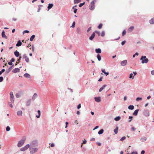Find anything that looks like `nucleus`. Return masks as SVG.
Instances as JSON below:
<instances>
[{
    "label": "nucleus",
    "instance_id": "nucleus-7",
    "mask_svg": "<svg viewBox=\"0 0 154 154\" xmlns=\"http://www.w3.org/2000/svg\"><path fill=\"white\" fill-rule=\"evenodd\" d=\"M23 59H25V61L27 63L29 62V58L25 54H23Z\"/></svg>",
    "mask_w": 154,
    "mask_h": 154
},
{
    "label": "nucleus",
    "instance_id": "nucleus-39",
    "mask_svg": "<svg viewBox=\"0 0 154 154\" xmlns=\"http://www.w3.org/2000/svg\"><path fill=\"white\" fill-rule=\"evenodd\" d=\"M95 33H96L97 34L98 36H100V32L97 31H95L94 32Z\"/></svg>",
    "mask_w": 154,
    "mask_h": 154
},
{
    "label": "nucleus",
    "instance_id": "nucleus-6",
    "mask_svg": "<svg viewBox=\"0 0 154 154\" xmlns=\"http://www.w3.org/2000/svg\"><path fill=\"white\" fill-rule=\"evenodd\" d=\"M29 147V144H27L24 147L21 148L20 150L21 151H25L27 150Z\"/></svg>",
    "mask_w": 154,
    "mask_h": 154
},
{
    "label": "nucleus",
    "instance_id": "nucleus-25",
    "mask_svg": "<svg viewBox=\"0 0 154 154\" xmlns=\"http://www.w3.org/2000/svg\"><path fill=\"white\" fill-rule=\"evenodd\" d=\"M149 23L151 24L154 23V17L152 18L149 20Z\"/></svg>",
    "mask_w": 154,
    "mask_h": 154
},
{
    "label": "nucleus",
    "instance_id": "nucleus-37",
    "mask_svg": "<svg viewBox=\"0 0 154 154\" xmlns=\"http://www.w3.org/2000/svg\"><path fill=\"white\" fill-rule=\"evenodd\" d=\"M77 31L78 33H79V34L80 33L81 30H80V29L79 28H77Z\"/></svg>",
    "mask_w": 154,
    "mask_h": 154
},
{
    "label": "nucleus",
    "instance_id": "nucleus-54",
    "mask_svg": "<svg viewBox=\"0 0 154 154\" xmlns=\"http://www.w3.org/2000/svg\"><path fill=\"white\" fill-rule=\"evenodd\" d=\"M133 118L132 116H129V119H131L129 121V122H131V119Z\"/></svg>",
    "mask_w": 154,
    "mask_h": 154
},
{
    "label": "nucleus",
    "instance_id": "nucleus-5",
    "mask_svg": "<svg viewBox=\"0 0 154 154\" xmlns=\"http://www.w3.org/2000/svg\"><path fill=\"white\" fill-rule=\"evenodd\" d=\"M10 95L11 101L12 103H13L14 102V98L13 92H11L10 93Z\"/></svg>",
    "mask_w": 154,
    "mask_h": 154
},
{
    "label": "nucleus",
    "instance_id": "nucleus-43",
    "mask_svg": "<svg viewBox=\"0 0 154 154\" xmlns=\"http://www.w3.org/2000/svg\"><path fill=\"white\" fill-rule=\"evenodd\" d=\"M126 33V31L125 30H124L122 33V36L124 35H125Z\"/></svg>",
    "mask_w": 154,
    "mask_h": 154
},
{
    "label": "nucleus",
    "instance_id": "nucleus-53",
    "mask_svg": "<svg viewBox=\"0 0 154 154\" xmlns=\"http://www.w3.org/2000/svg\"><path fill=\"white\" fill-rule=\"evenodd\" d=\"M125 41H123L122 42L121 44H122V45H123L125 44Z\"/></svg>",
    "mask_w": 154,
    "mask_h": 154
},
{
    "label": "nucleus",
    "instance_id": "nucleus-57",
    "mask_svg": "<svg viewBox=\"0 0 154 154\" xmlns=\"http://www.w3.org/2000/svg\"><path fill=\"white\" fill-rule=\"evenodd\" d=\"M95 138H91V140H90L91 141H94L95 140Z\"/></svg>",
    "mask_w": 154,
    "mask_h": 154
},
{
    "label": "nucleus",
    "instance_id": "nucleus-55",
    "mask_svg": "<svg viewBox=\"0 0 154 154\" xmlns=\"http://www.w3.org/2000/svg\"><path fill=\"white\" fill-rule=\"evenodd\" d=\"M87 142V141L86 140H85L83 142V143H82V145L83 144H85ZM82 146V145L81 146Z\"/></svg>",
    "mask_w": 154,
    "mask_h": 154
},
{
    "label": "nucleus",
    "instance_id": "nucleus-31",
    "mask_svg": "<svg viewBox=\"0 0 154 154\" xmlns=\"http://www.w3.org/2000/svg\"><path fill=\"white\" fill-rule=\"evenodd\" d=\"M81 2V0H74V4H77Z\"/></svg>",
    "mask_w": 154,
    "mask_h": 154
},
{
    "label": "nucleus",
    "instance_id": "nucleus-12",
    "mask_svg": "<svg viewBox=\"0 0 154 154\" xmlns=\"http://www.w3.org/2000/svg\"><path fill=\"white\" fill-rule=\"evenodd\" d=\"M38 95L36 93H34L32 97L33 100H34L37 97Z\"/></svg>",
    "mask_w": 154,
    "mask_h": 154
},
{
    "label": "nucleus",
    "instance_id": "nucleus-47",
    "mask_svg": "<svg viewBox=\"0 0 154 154\" xmlns=\"http://www.w3.org/2000/svg\"><path fill=\"white\" fill-rule=\"evenodd\" d=\"M75 22H74L73 23L72 25L71 26V27H74L75 26Z\"/></svg>",
    "mask_w": 154,
    "mask_h": 154
},
{
    "label": "nucleus",
    "instance_id": "nucleus-16",
    "mask_svg": "<svg viewBox=\"0 0 154 154\" xmlns=\"http://www.w3.org/2000/svg\"><path fill=\"white\" fill-rule=\"evenodd\" d=\"M22 113H23L21 111H18L17 112V115L19 116H22Z\"/></svg>",
    "mask_w": 154,
    "mask_h": 154
},
{
    "label": "nucleus",
    "instance_id": "nucleus-40",
    "mask_svg": "<svg viewBox=\"0 0 154 154\" xmlns=\"http://www.w3.org/2000/svg\"><path fill=\"white\" fill-rule=\"evenodd\" d=\"M102 26H103V25L102 24H100L98 26V28L99 29H100L102 28Z\"/></svg>",
    "mask_w": 154,
    "mask_h": 154
},
{
    "label": "nucleus",
    "instance_id": "nucleus-41",
    "mask_svg": "<svg viewBox=\"0 0 154 154\" xmlns=\"http://www.w3.org/2000/svg\"><path fill=\"white\" fill-rule=\"evenodd\" d=\"M6 131H9L10 130V127L8 126H7L6 127Z\"/></svg>",
    "mask_w": 154,
    "mask_h": 154
},
{
    "label": "nucleus",
    "instance_id": "nucleus-9",
    "mask_svg": "<svg viewBox=\"0 0 154 154\" xmlns=\"http://www.w3.org/2000/svg\"><path fill=\"white\" fill-rule=\"evenodd\" d=\"M95 35V32H93L91 36L89 37V39L91 40H92L94 38Z\"/></svg>",
    "mask_w": 154,
    "mask_h": 154
},
{
    "label": "nucleus",
    "instance_id": "nucleus-2",
    "mask_svg": "<svg viewBox=\"0 0 154 154\" xmlns=\"http://www.w3.org/2000/svg\"><path fill=\"white\" fill-rule=\"evenodd\" d=\"M95 8V3L94 1H92L89 6V8L91 10H94Z\"/></svg>",
    "mask_w": 154,
    "mask_h": 154
},
{
    "label": "nucleus",
    "instance_id": "nucleus-10",
    "mask_svg": "<svg viewBox=\"0 0 154 154\" xmlns=\"http://www.w3.org/2000/svg\"><path fill=\"white\" fill-rule=\"evenodd\" d=\"M20 69L18 68H16L14 69L12 71V72L13 73H16L17 72H18L20 71Z\"/></svg>",
    "mask_w": 154,
    "mask_h": 154
},
{
    "label": "nucleus",
    "instance_id": "nucleus-19",
    "mask_svg": "<svg viewBox=\"0 0 154 154\" xmlns=\"http://www.w3.org/2000/svg\"><path fill=\"white\" fill-rule=\"evenodd\" d=\"M14 54L17 57H18L20 55V54L19 52L17 51L14 52Z\"/></svg>",
    "mask_w": 154,
    "mask_h": 154
},
{
    "label": "nucleus",
    "instance_id": "nucleus-4",
    "mask_svg": "<svg viewBox=\"0 0 154 154\" xmlns=\"http://www.w3.org/2000/svg\"><path fill=\"white\" fill-rule=\"evenodd\" d=\"M29 150L30 151V153L31 154H33L37 152L38 151V149L36 148H29Z\"/></svg>",
    "mask_w": 154,
    "mask_h": 154
},
{
    "label": "nucleus",
    "instance_id": "nucleus-61",
    "mask_svg": "<svg viewBox=\"0 0 154 154\" xmlns=\"http://www.w3.org/2000/svg\"><path fill=\"white\" fill-rule=\"evenodd\" d=\"M131 129L134 131H135L136 129L135 128H134V127H133L131 128Z\"/></svg>",
    "mask_w": 154,
    "mask_h": 154
},
{
    "label": "nucleus",
    "instance_id": "nucleus-46",
    "mask_svg": "<svg viewBox=\"0 0 154 154\" xmlns=\"http://www.w3.org/2000/svg\"><path fill=\"white\" fill-rule=\"evenodd\" d=\"M29 32V31H28V30H24L23 31V34H24L25 33H28Z\"/></svg>",
    "mask_w": 154,
    "mask_h": 154
},
{
    "label": "nucleus",
    "instance_id": "nucleus-51",
    "mask_svg": "<svg viewBox=\"0 0 154 154\" xmlns=\"http://www.w3.org/2000/svg\"><path fill=\"white\" fill-rule=\"evenodd\" d=\"M91 27H89L88 28V29L87 30V32H88L89 31L91 30Z\"/></svg>",
    "mask_w": 154,
    "mask_h": 154
},
{
    "label": "nucleus",
    "instance_id": "nucleus-28",
    "mask_svg": "<svg viewBox=\"0 0 154 154\" xmlns=\"http://www.w3.org/2000/svg\"><path fill=\"white\" fill-rule=\"evenodd\" d=\"M134 107L133 105H130L128 107V109L131 110H132L134 109Z\"/></svg>",
    "mask_w": 154,
    "mask_h": 154
},
{
    "label": "nucleus",
    "instance_id": "nucleus-33",
    "mask_svg": "<svg viewBox=\"0 0 154 154\" xmlns=\"http://www.w3.org/2000/svg\"><path fill=\"white\" fill-rule=\"evenodd\" d=\"M35 37V35H32L30 38V40L31 41H33V39Z\"/></svg>",
    "mask_w": 154,
    "mask_h": 154
},
{
    "label": "nucleus",
    "instance_id": "nucleus-26",
    "mask_svg": "<svg viewBox=\"0 0 154 154\" xmlns=\"http://www.w3.org/2000/svg\"><path fill=\"white\" fill-rule=\"evenodd\" d=\"M118 127H117L114 130V131L115 134H117L118 133Z\"/></svg>",
    "mask_w": 154,
    "mask_h": 154
},
{
    "label": "nucleus",
    "instance_id": "nucleus-49",
    "mask_svg": "<svg viewBox=\"0 0 154 154\" xmlns=\"http://www.w3.org/2000/svg\"><path fill=\"white\" fill-rule=\"evenodd\" d=\"M74 10V12L75 13H76L77 12V9L75 8V9H73Z\"/></svg>",
    "mask_w": 154,
    "mask_h": 154
},
{
    "label": "nucleus",
    "instance_id": "nucleus-45",
    "mask_svg": "<svg viewBox=\"0 0 154 154\" xmlns=\"http://www.w3.org/2000/svg\"><path fill=\"white\" fill-rule=\"evenodd\" d=\"M126 138V137H122L120 140H121V141H123V140H125Z\"/></svg>",
    "mask_w": 154,
    "mask_h": 154
},
{
    "label": "nucleus",
    "instance_id": "nucleus-14",
    "mask_svg": "<svg viewBox=\"0 0 154 154\" xmlns=\"http://www.w3.org/2000/svg\"><path fill=\"white\" fill-rule=\"evenodd\" d=\"M14 66V65H13L12 66H11L9 68L8 71H7V73H9L13 69Z\"/></svg>",
    "mask_w": 154,
    "mask_h": 154
},
{
    "label": "nucleus",
    "instance_id": "nucleus-3",
    "mask_svg": "<svg viewBox=\"0 0 154 154\" xmlns=\"http://www.w3.org/2000/svg\"><path fill=\"white\" fill-rule=\"evenodd\" d=\"M25 140H20L17 144V146L19 147H20L23 145L25 143Z\"/></svg>",
    "mask_w": 154,
    "mask_h": 154
},
{
    "label": "nucleus",
    "instance_id": "nucleus-42",
    "mask_svg": "<svg viewBox=\"0 0 154 154\" xmlns=\"http://www.w3.org/2000/svg\"><path fill=\"white\" fill-rule=\"evenodd\" d=\"M142 100V98L141 97H137L136 99L137 101H138L139 100Z\"/></svg>",
    "mask_w": 154,
    "mask_h": 154
},
{
    "label": "nucleus",
    "instance_id": "nucleus-63",
    "mask_svg": "<svg viewBox=\"0 0 154 154\" xmlns=\"http://www.w3.org/2000/svg\"><path fill=\"white\" fill-rule=\"evenodd\" d=\"M12 20H13V21H16L17 20V18H12Z\"/></svg>",
    "mask_w": 154,
    "mask_h": 154
},
{
    "label": "nucleus",
    "instance_id": "nucleus-35",
    "mask_svg": "<svg viewBox=\"0 0 154 154\" xmlns=\"http://www.w3.org/2000/svg\"><path fill=\"white\" fill-rule=\"evenodd\" d=\"M129 78L132 79H133L134 78V76H133V74L132 73L130 74L129 75Z\"/></svg>",
    "mask_w": 154,
    "mask_h": 154
},
{
    "label": "nucleus",
    "instance_id": "nucleus-27",
    "mask_svg": "<svg viewBox=\"0 0 154 154\" xmlns=\"http://www.w3.org/2000/svg\"><path fill=\"white\" fill-rule=\"evenodd\" d=\"M121 119V118L120 116H117L114 119L116 121H119Z\"/></svg>",
    "mask_w": 154,
    "mask_h": 154
},
{
    "label": "nucleus",
    "instance_id": "nucleus-32",
    "mask_svg": "<svg viewBox=\"0 0 154 154\" xmlns=\"http://www.w3.org/2000/svg\"><path fill=\"white\" fill-rule=\"evenodd\" d=\"M103 129H101L99 131L98 133L99 134H101L103 133Z\"/></svg>",
    "mask_w": 154,
    "mask_h": 154
},
{
    "label": "nucleus",
    "instance_id": "nucleus-20",
    "mask_svg": "<svg viewBox=\"0 0 154 154\" xmlns=\"http://www.w3.org/2000/svg\"><path fill=\"white\" fill-rule=\"evenodd\" d=\"M106 86V85H104L102 86V87H101L99 89V92H101L102 91L104 88H105Z\"/></svg>",
    "mask_w": 154,
    "mask_h": 154
},
{
    "label": "nucleus",
    "instance_id": "nucleus-13",
    "mask_svg": "<svg viewBox=\"0 0 154 154\" xmlns=\"http://www.w3.org/2000/svg\"><path fill=\"white\" fill-rule=\"evenodd\" d=\"M94 99L95 101L98 102H100L101 100L100 97H95Z\"/></svg>",
    "mask_w": 154,
    "mask_h": 154
},
{
    "label": "nucleus",
    "instance_id": "nucleus-60",
    "mask_svg": "<svg viewBox=\"0 0 154 154\" xmlns=\"http://www.w3.org/2000/svg\"><path fill=\"white\" fill-rule=\"evenodd\" d=\"M68 125V123L67 122H66V126L65 128H66L67 127V125Z\"/></svg>",
    "mask_w": 154,
    "mask_h": 154
},
{
    "label": "nucleus",
    "instance_id": "nucleus-38",
    "mask_svg": "<svg viewBox=\"0 0 154 154\" xmlns=\"http://www.w3.org/2000/svg\"><path fill=\"white\" fill-rule=\"evenodd\" d=\"M105 35V33L104 31H102L101 32V36L102 37H103Z\"/></svg>",
    "mask_w": 154,
    "mask_h": 154
},
{
    "label": "nucleus",
    "instance_id": "nucleus-24",
    "mask_svg": "<svg viewBox=\"0 0 154 154\" xmlns=\"http://www.w3.org/2000/svg\"><path fill=\"white\" fill-rule=\"evenodd\" d=\"M102 71L103 73H104L106 76L108 75L109 74V73L108 72H105V69H102Z\"/></svg>",
    "mask_w": 154,
    "mask_h": 154
},
{
    "label": "nucleus",
    "instance_id": "nucleus-11",
    "mask_svg": "<svg viewBox=\"0 0 154 154\" xmlns=\"http://www.w3.org/2000/svg\"><path fill=\"white\" fill-rule=\"evenodd\" d=\"M134 27L133 26H131L128 30V32H130L132 31L134 29Z\"/></svg>",
    "mask_w": 154,
    "mask_h": 154
},
{
    "label": "nucleus",
    "instance_id": "nucleus-17",
    "mask_svg": "<svg viewBox=\"0 0 154 154\" xmlns=\"http://www.w3.org/2000/svg\"><path fill=\"white\" fill-rule=\"evenodd\" d=\"M139 110V109H136V110H135L134 111V112L133 113V115L135 116L137 115Z\"/></svg>",
    "mask_w": 154,
    "mask_h": 154
},
{
    "label": "nucleus",
    "instance_id": "nucleus-8",
    "mask_svg": "<svg viewBox=\"0 0 154 154\" xmlns=\"http://www.w3.org/2000/svg\"><path fill=\"white\" fill-rule=\"evenodd\" d=\"M127 63V61L126 60H125L122 61L121 63V64L122 66H124Z\"/></svg>",
    "mask_w": 154,
    "mask_h": 154
},
{
    "label": "nucleus",
    "instance_id": "nucleus-56",
    "mask_svg": "<svg viewBox=\"0 0 154 154\" xmlns=\"http://www.w3.org/2000/svg\"><path fill=\"white\" fill-rule=\"evenodd\" d=\"M131 154H137V152H133L131 153Z\"/></svg>",
    "mask_w": 154,
    "mask_h": 154
},
{
    "label": "nucleus",
    "instance_id": "nucleus-64",
    "mask_svg": "<svg viewBox=\"0 0 154 154\" xmlns=\"http://www.w3.org/2000/svg\"><path fill=\"white\" fill-rule=\"evenodd\" d=\"M151 73L152 75H154V70H152L151 71Z\"/></svg>",
    "mask_w": 154,
    "mask_h": 154
},
{
    "label": "nucleus",
    "instance_id": "nucleus-30",
    "mask_svg": "<svg viewBox=\"0 0 154 154\" xmlns=\"http://www.w3.org/2000/svg\"><path fill=\"white\" fill-rule=\"evenodd\" d=\"M38 115H37L36 116V117L37 118H39L40 116V114H41L40 111L39 110H38Z\"/></svg>",
    "mask_w": 154,
    "mask_h": 154
},
{
    "label": "nucleus",
    "instance_id": "nucleus-58",
    "mask_svg": "<svg viewBox=\"0 0 154 154\" xmlns=\"http://www.w3.org/2000/svg\"><path fill=\"white\" fill-rule=\"evenodd\" d=\"M145 153V151L144 150H142L141 153V154H144Z\"/></svg>",
    "mask_w": 154,
    "mask_h": 154
},
{
    "label": "nucleus",
    "instance_id": "nucleus-59",
    "mask_svg": "<svg viewBox=\"0 0 154 154\" xmlns=\"http://www.w3.org/2000/svg\"><path fill=\"white\" fill-rule=\"evenodd\" d=\"M51 146L52 147H54V143H52L51 144Z\"/></svg>",
    "mask_w": 154,
    "mask_h": 154
},
{
    "label": "nucleus",
    "instance_id": "nucleus-1",
    "mask_svg": "<svg viewBox=\"0 0 154 154\" xmlns=\"http://www.w3.org/2000/svg\"><path fill=\"white\" fill-rule=\"evenodd\" d=\"M140 60H142V63H147L149 61L148 59L146 58V56H142L140 59Z\"/></svg>",
    "mask_w": 154,
    "mask_h": 154
},
{
    "label": "nucleus",
    "instance_id": "nucleus-15",
    "mask_svg": "<svg viewBox=\"0 0 154 154\" xmlns=\"http://www.w3.org/2000/svg\"><path fill=\"white\" fill-rule=\"evenodd\" d=\"M2 37L6 39L7 38V37L5 34V32L4 31H3L2 32Z\"/></svg>",
    "mask_w": 154,
    "mask_h": 154
},
{
    "label": "nucleus",
    "instance_id": "nucleus-22",
    "mask_svg": "<svg viewBox=\"0 0 154 154\" xmlns=\"http://www.w3.org/2000/svg\"><path fill=\"white\" fill-rule=\"evenodd\" d=\"M53 6V5L52 4H48V9H51Z\"/></svg>",
    "mask_w": 154,
    "mask_h": 154
},
{
    "label": "nucleus",
    "instance_id": "nucleus-23",
    "mask_svg": "<svg viewBox=\"0 0 154 154\" xmlns=\"http://www.w3.org/2000/svg\"><path fill=\"white\" fill-rule=\"evenodd\" d=\"M95 51L97 53H100L101 52V50L100 48L96 49Z\"/></svg>",
    "mask_w": 154,
    "mask_h": 154
},
{
    "label": "nucleus",
    "instance_id": "nucleus-48",
    "mask_svg": "<svg viewBox=\"0 0 154 154\" xmlns=\"http://www.w3.org/2000/svg\"><path fill=\"white\" fill-rule=\"evenodd\" d=\"M3 79L2 76L0 77V82H2L3 80Z\"/></svg>",
    "mask_w": 154,
    "mask_h": 154
},
{
    "label": "nucleus",
    "instance_id": "nucleus-44",
    "mask_svg": "<svg viewBox=\"0 0 154 154\" xmlns=\"http://www.w3.org/2000/svg\"><path fill=\"white\" fill-rule=\"evenodd\" d=\"M85 4V2H84L82 3H81L79 5V6L80 7H82L83 5Z\"/></svg>",
    "mask_w": 154,
    "mask_h": 154
},
{
    "label": "nucleus",
    "instance_id": "nucleus-36",
    "mask_svg": "<svg viewBox=\"0 0 154 154\" xmlns=\"http://www.w3.org/2000/svg\"><path fill=\"white\" fill-rule=\"evenodd\" d=\"M43 6L42 5H38V12H39L40 9H41V8Z\"/></svg>",
    "mask_w": 154,
    "mask_h": 154
},
{
    "label": "nucleus",
    "instance_id": "nucleus-52",
    "mask_svg": "<svg viewBox=\"0 0 154 154\" xmlns=\"http://www.w3.org/2000/svg\"><path fill=\"white\" fill-rule=\"evenodd\" d=\"M8 64L9 65H12V62H11V61H10V62H9L8 63Z\"/></svg>",
    "mask_w": 154,
    "mask_h": 154
},
{
    "label": "nucleus",
    "instance_id": "nucleus-34",
    "mask_svg": "<svg viewBox=\"0 0 154 154\" xmlns=\"http://www.w3.org/2000/svg\"><path fill=\"white\" fill-rule=\"evenodd\" d=\"M97 57L99 61H100L101 60V57L100 54H97Z\"/></svg>",
    "mask_w": 154,
    "mask_h": 154
},
{
    "label": "nucleus",
    "instance_id": "nucleus-62",
    "mask_svg": "<svg viewBox=\"0 0 154 154\" xmlns=\"http://www.w3.org/2000/svg\"><path fill=\"white\" fill-rule=\"evenodd\" d=\"M15 61V59H14L13 58H12L11 59V61L12 62H14Z\"/></svg>",
    "mask_w": 154,
    "mask_h": 154
},
{
    "label": "nucleus",
    "instance_id": "nucleus-21",
    "mask_svg": "<svg viewBox=\"0 0 154 154\" xmlns=\"http://www.w3.org/2000/svg\"><path fill=\"white\" fill-rule=\"evenodd\" d=\"M21 45H22V43L21 42V41L20 40H19L18 41L16 45V46H21Z\"/></svg>",
    "mask_w": 154,
    "mask_h": 154
},
{
    "label": "nucleus",
    "instance_id": "nucleus-18",
    "mask_svg": "<svg viewBox=\"0 0 154 154\" xmlns=\"http://www.w3.org/2000/svg\"><path fill=\"white\" fill-rule=\"evenodd\" d=\"M31 102V99H30L27 101L26 103V105L27 106H29L30 105Z\"/></svg>",
    "mask_w": 154,
    "mask_h": 154
},
{
    "label": "nucleus",
    "instance_id": "nucleus-50",
    "mask_svg": "<svg viewBox=\"0 0 154 154\" xmlns=\"http://www.w3.org/2000/svg\"><path fill=\"white\" fill-rule=\"evenodd\" d=\"M81 107V105L80 104H79L77 106L78 109H79Z\"/></svg>",
    "mask_w": 154,
    "mask_h": 154
},
{
    "label": "nucleus",
    "instance_id": "nucleus-29",
    "mask_svg": "<svg viewBox=\"0 0 154 154\" xmlns=\"http://www.w3.org/2000/svg\"><path fill=\"white\" fill-rule=\"evenodd\" d=\"M24 76L25 77L29 78L30 77V75L28 73H25L24 74Z\"/></svg>",
    "mask_w": 154,
    "mask_h": 154
}]
</instances>
